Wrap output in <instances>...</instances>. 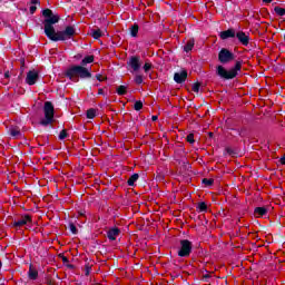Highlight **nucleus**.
<instances>
[{
    "instance_id": "1",
    "label": "nucleus",
    "mask_w": 285,
    "mask_h": 285,
    "mask_svg": "<svg viewBox=\"0 0 285 285\" xmlns=\"http://www.w3.org/2000/svg\"><path fill=\"white\" fill-rule=\"evenodd\" d=\"M42 17H45L42 22L45 26V35L50 41H68V39L77 35V30L72 26H67L65 30L57 32L55 24L61 20V17L55 14L51 9L42 10Z\"/></svg>"
},
{
    "instance_id": "2",
    "label": "nucleus",
    "mask_w": 285,
    "mask_h": 285,
    "mask_svg": "<svg viewBox=\"0 0 285 285\" xmlns=\"http://www.w3.org/2000/svg\"><path fill=\"white\" fill-rule=\"evenodd\" d=\"M88 63H95V56H86L80 65L71 66L69 67L65 76L67 79H70V81H73L75 83L79 82V79H92V72H90V69L86 68Z\"/></svg>"
},
{
    "instance_id": "3",
    "label": "nucleus",
    "mask_w": 285,
    "mask_h": 285,
    "mask_svg": "<svg viewBox=\"0 0 285 285\" xmlns=\"http://www.w3.org/2000/svg\"><path fill=\"white\" fill-rule=\"evenodd\" d=\"M242 60L235 62L234 67L227 70L224 66L219 65L216 67V75L224 81H230L235 79L239 72H242Z\"/></svg>"
},
{
    "instance_id": "4",
    "label": "nucleus",
    "mask_w": 285,
    "mask_h": 285,
    "mask_svg": "<svg viewBox=\"0 0 285 285\" xmlns=\"http://www.w3.org/2000/svg\"><path fill=\"white\" fill-rule=\"evenodd\" d=\"M45 119L40 120V126H50L55 121V105L46 101L43 106Z\"/></svg>"
},
{
    "instance_id": "5",
    "label": "nucleus",
    "mask_w": 285,
    "mask_h": 285,
    "mask_svg": "<svg viewBox=\"0 0 285 285\" xmlns=\"http://www.w3.org/2000/svg\"><path fill=\"white\" fill-rule=\"evenodd\" d=\"M191 253H193V242L188 239H180L179 248L177 252L178 257H190Z\"/></svg>"
},
{
    "instance_id": "6",
    "label": "nucleus",
    "mask_w": 285,
    "mask_h": 285,
    "mask_svg": "<svg viewBox=\"0 0 285 285\" xmlns=\"http://www.w3.org/2000/svg\"><path fill=\"white\" fill-rule=\"evenodd\" d=\"M218 61L223 65L230 63V61H235V53L229 49L222 48L218 52Z\"/></svg>"
},
{
    "instance_id": "7",
    "label": "nucleus",
    "mask_w": 285,
    "mask_h": 285,
    "mask_svg": "<svg viewBox=\"0 0 285 285\" xmlns=\"http://www.w3.org/2000/svg\"><path fill=\"white\" fill-rule=\"evenodd\" d=\"M127 66L134 70V72H138L141 68V57L139 56H131L129 58V61L127 62Z\"/></svg>"
},
{
    "instance_id": "8",
    "label": "nucleus",
    "mask_w": 285,
    "mask_h": 285,
    "mask_svg": "<svg viewBox=\"0 0 285 285\" xmlns=\"http://www.w3.org/2000/svg\"><path fill=\"white\" fill-rule=\"evenodd\" d=\"M26 224H32V216L24 215L20 219L14 220L12 223L13 228H21V226H26Z\"/></svg>"
},
{
    "instance_id": "9",
    "label": "nucleus",
    "mask_w": 285,
    "mask_h": 285,
    "mask_svg": "<svg viewBox=\"0 0 285 285\" xmlns=\"http://www.w3.org/2000/svg\"><path fill=\"white\" fill-rule=\"evenodd\" d=\"M236 39L238 40L240 46H248L250 43V36L244 31L236 32Z\"/></svg>"
},
{
    "instance_id": "10",
    "label": "nucleus",
    "mask_w": 285,
    "mask_h": 285,
    "mask_svg": "<svg viewBox=\"0 0 285 285\" xmlns=\"http://www.w3.org/2000/svg\"><path fill=\"white\" fill-rule=\"evenodd\" d=\"M38 80H39V72H37L36 70L28 71L27 78H26V83H28V86H35V83H37Z\"/></svg>"
},
{
    "instance_id": "11",
    "label": "nucleus",
    "mask_w": 285,
    "mask_h": 285,
    "mask_svg": "<svg viewBox=\"0 0 285 285\" xmlns=\"http://www.w3.org/2000/svg\"><path fill=\"white\" fill-rule=\"evenodd\" d=\"M236 36H237V32H235V29L233 28L222 31L219 33V37L220 39H223V41H226V39H235Z\"/></svg>"
},
{
    "instance_id": "12",
    "label": "nucleus",
    "mask_w": 285,
    "mask_h": 285,
    "mask_svg": "<svg viewBox=\"0 0 285 285\" xmlns=\"http://www.w3.org/2000/svg\"><path fill=\"white\" fill-rule=\"evenodd\" d=\"M188 79V71L181 70L180 72H176L174 75V81L176 83H184Z\"/></svg>"
},
{
    "instance_id": "13",
    "label": "nucleus",
    "mask_w": 285,
    "mask_h": 285,
    "mask_svg": "<svg viewBox=\"0 0 285 285\" xmlns=\"http://www.w3.org/2000/svg\"><path fill=\"white\" fill-rule=\"evenodd\" d=\"M121 229L119 227H112L107 232V237L110 242H115L119 237Z\"/></svg>"
},
{
    "instance_id": "14",
    "label": "nucleus",
    "mask_w": 285,
    "mask_h": 285,
    "mask_svg": "<svg viewBox=\"0 0 285 285\" xmlns=\"http://www.w3.org/2000/svg\"><path fill=\"white\" fill-rule=\"evenodd\" d=\"M9 135L13 139H21V137H22L21 129H19V127H11L9 129Z\"/></svg>"
},
{
    "instance_id": "15",
    "label": "nucleus",
    "mask_w": 285,
    "mask_h": 285,
    "mask_svg": "<svg viewBox=\"0 0 285 285\" xmlns=\"http://www.w3.org/2000/svg\"><path fill=\"white\" fill-rule=\"evenodd\" d=\"M254 215H256V217H265V215H268V208H266V207H256L254 209Z\"/></svg>"
},
{
    "instance_id": "16",
    "label": "nucleus",
    "mask_w": 285,
    "mask_h": 285,
    "mask_svg": "<svg viewBox=\"0 0 285 285\" xmlns=\"http://www.w3.org/2000/svg\"><path fill=\"white\" fill-rule=\"evenodd\" d=\"M29 3V12L30 14H35L37 12V6H41V0H30Z\"/></svg>"
},
{
    "instance_id": "17",
    "label": "nucleus",
    "mask_w": 285,
    "mask_h": 285,
    "mask_svg": "<svg viewBox=\"0 0 285 285\" xmlns=\"http://www.w3.org/2000/svg\"><path fill=\"white\" fill-rule=\"evenodd\" d=\"M28 277L29 279H33V281L37 279V277H39V272L35 269L32 265L29 266Z\"/></svg>"
},
{
    "instance_id": "18",
    "label": "nucleus",
    "mask_w": 285,
    "mask_h": 285,
    "mask_svg": "<svg viewBox=\"0 0 285 285\" xmlns=\"http://www.w3.org/2000/svg\"><path fill=\"white\" fill-rule=\"evenodd\" d=\"M195 48V39H189L184 46V52H190Z\"/></svg>"
},
{
    "instance_id": "19",
    "label": "nucleus",
    "mask_w": 285,
    "mask_h": 285,
    "mask_svg": "<svg viewBox=\"0 0 285 285\" xmlns=\"http://www.w3.org/2000/svg\"><path fill=\"white\" fill-rule=\"evenodd\" d=\"M130 37H137L139 35V24L134 23L129 27Z\"/></svg>"
},
{
    "instance_id": "20",
    "label": "nucleus",
    "mask_w": 285,
    "mask_h": 285,
    "mask_svg": "<svg viewBox=\"0 0 285 285\" xmlns=\"http://www.w3.org/2000/svg\"><path fill=\"white\" fill-rule=\"evenodd\" d=\"M91 37H92V39H96V40L101 39V37H104V32L99 28L92 29L91 30Z\"/></svg>"
},
{
    "instance_id": "21",
    "label": "nucleus",
    "mask_w": 285,
    "mask_h": 285,
    "mask_svg": "<svg viewBox=\"0 0 285 285\" xmlns=\"http://www.w3.org/2000/svg\"><path fill=\"white\" fill-rule=\"evenodd\" d=\"M116 92L120 97H124V95L128 94V87H126L125 85H120V86L117 87Z\"/></svg>"
},
{
    "instance_id": "22",
    "label": "nucleus",
    "mask_w": 285,
    "mask_h": 285,
    "mask_svg": "<svg viewBox=\"0 0 285 285\" xmlns=\"http://www.w3.org/2000/svg\"><path fill=\"white\" fill-rule=\"evenodd\" d=\"M139 179V174H134L127 180L128 186H135V183Z\"/></svg>"
},
{
    "instance_id": "23",
    "label": "nucleus",
    "mask_w": 285,
    "mask_h": 285,
    "mask_svg": "<svg viewBox=\"0 0 285 285\" xmlns=\"http://www.w3.org/2000/svg\"><path fill=\"white\" fill-rule=\"evenodd\" d=\"M197 209L199 210V213H206L208 210V205H206L205 202H200L197 205Z\"/></svg>"
},
{
    "instance_id": "24",
    "label": "nucleus",
    "mask_w": 285,
    "mask_h": 285,
    "mask_svg": "<svg viewBox=\"0 0 285 285\" xmlns=\"http://www.w3.org/2000/svg\"><path fill=\"white\" fill-rule=\"evenodd\" d=\"M97 117V110L95 108H90L87 110V119H95Z\"/></svg>"
},
{
    "instance_id": "25",
    "label": "nucleus",
    "mask_w": 285,
    "mask_h": 285,
    "mask_svg": "<svg viewBox=\"0 0 285 285\" xmlns=\"http://www.w3.org/2000/svg\"><path fill=\"white\" fill-rule=\"evenodd\" d=\"M225 153H226V155H229V157L237 156V149H233L232 147H226Z\"/></svg>"
},
{
    "instance_id": "26",
    "label": "nucleus",
    "mask_w": 285,
    "mask_h": 285,
    "mask_svg": "<svg viewBox=\"0 0 285 285\" xmlns=\"http://www.w3.org/2000/svg\"><path fill=\"white\" fill-rule=\"evenodd\" d=\"M274 12L278 16V17H285V9L282 7H275L274 8Z\"/></svg>"
},
{
    "instance_id": "27",
    "label": "nucleus",
    "mask_w": 285,
    "mask_h": 285,
    "mask_svg": "<svg viewBox=\"0 0 285 285\" xmlns=\"http://www.w3.org/2000/svg\"><path fill=\"white\" fill-rule=\"evenodd\" d=\"M202 184H204V186L208 187V186H213L215 184V179L213 178H203Z\"/></svg>"
},
{
    "instance_id": "28",
    "label": "nucleus",
    "mask_w": 285,
    "mask_h": 285,
    "mask_svg": "<svg viewBox=\"0 0 285 285\" xmlns=\"http://www.w3.org/2000/svg\"><path fill=\"white\" fill-rule=\"evenodd\" d=\"M68 228L70 233H72V235H77V233H79V229H77V226L75 225V223H69Z\"/></svg>"
},
{
    "instance_id": "29",
    "label": "nucleus",
    "mask_w": 285,
    "mask_h": 285,
    "mask_svg": "<svg viewBox=\"0 0 285 285\" xmlns=\"http://www.w3.org/2000/svg\"><path fill=\"white\" fill-rule=\"evenodd\" d=\"M68 137V129H62L58 136V139H60V141H63V139H66Z\"/></svg>"
},
{
    "instance_id": "30",
    "label": "nucleus",
    "mask_w": 285,
    "mask_h": 285,
    "mask_svg": "<svg viewBox=\"0 0 285 285\" xmlns=\"http://www.w3.org/2000/svg\"><path fill=\"white\" fill-rule=\"evenodd\" d=\"M141 108H144V102L141 100H137L135 104H134V109L139 111L141 110Z\"/></svg>"
},
{
    "instance_id": "31",
    "label": "nucleus",
    "mask_w": 285,
    "mask_h": 285,
    "mask_svg": "<svg viewBox=\"0 0 285 285\" xmlns=\"http://www.w3.org/2000/svg\"><path fill=\"white\" fill-rule=\"evenodd\" d=\"M135 83H137V86H141V83H144V77L140 75H137L135 77Z\"/></svg>"
},
{
    "instance_id": "32",
    "label": "nucleus",
    "mask_w": 285,
    "mask_h": 285,
    "mask_svg": "<svg viewBox=\"0 0 285 285\" xmlns=\"http://www.w3.org/2000/svg\"><path fill=\"white\" fill-rule=\"evenodd\" d=\"M186 141H188V144H195V134H188Z\"/></svg>"
},
{
    "instance_id": "33",
    "label": "nucleus",
    "mask_w": 285,
    "mask_h": 285,
    "mask_svg": "<svg viewBox=\"0 0 285 285\" xmlns=\"http://www.w3.org/2000/svg\"><path fill=\"white\" fill-rule=\"evenodd\" d=\"M199 88H202L200 82H195L191 87L193 92H199Z\"/></svg>"
},
{
    "instance_id": "34",
    "label": "nucleus",
    "mask_w": 285,
    "mask_h": 285,
    "mask_svg": "<svg viewBox=\"0 0 285 285\" xmlns=\"http://www.w3.org/2000/svg\"><path fill=\"white\" fill-rule=\"evenodd\" d=\"M142 68L145 72H150V70H153V63L146 62Z\"/></svg>"
},
{
    "instance_id": "35",
    "label": "nucleus",
    "mask_w": 285,
    "mask_h": 285,
    "mask_svg": "<svg viewBox=\"0 0 285 285\" xmlns=\"http://www.w3.org/2000/svg\"><path fill=\"white\" fill-rule=\"evenodd\" d=\"M59 257L61 258L62 264H68V262H70L63 254H59Z\"/></svg>"
},
{
    "instance_id": "36",
    "label": "nucleus",
    "mask_w": 285,
    "mask_h": 285,
    "mask_svg": "<svg viewBox=\"0 0 285 285\" xmlns=\"http://www.w3.org/2000/svg\"><path fill=\"white\" fill-rule=\"evenodd\" d=\"M203 279H204L205 282H208V279H210V274H205V275H203Z\"/></svg>"
},
{
    "instance_id": "37",
    "label": "nucleus",
    "mask_w": 285,
    "mask_h": 285,
    "mask_svg": "<svg viewBox=\"0 0 285 285\" xmlns=\"http://www.w3.org/2000/svg\"><path fill=\"white\" fill-rule=\"evenodd\" d=\"M96 79H97V81H104V79L101 78V73H97Z\"/></svg>"
},
{
    "instance_id": "38",
    "label": "nucleus",
    "mask_w": 285,
    "mask_h": 285,
    "mask_svg": "<svg viewBox=\"0 0 285 285\" xmlns=\"http://www.w3.org/2000/svg\"><path fill=\"white\" fill-rule=\"evenodd\" d=\"M279 163L282 164V166H285V156L281 157Z\"/></svg>"
},
{
    "instance_id": "39",
    "label": "nucleus",
    "mask_w": 285,
    "mask_h": 285,
    "mask_svg": "<svg viewBox=\"0 0 285 285\" xmlns=\"http://www.w3.org/2000/svg\"><path fill=\"white\" fill-rule=\"evenodd\" d=\"M4 79H10V71L4 72Z\"/></svg>"
},
{
    "instance_id": "40",
    "label": "nucleus",
    "mask_w": 285,
    "mask_h": 285,
    "mask_svg": "<svg viewBox=\"0 0 285 285\" xmlns=\"http://www.w3.org/2000/svg\"><path fill=\"white\" fill-rule=\"evenodd\" d=\"M79 217H86V212H78Z\"/></svg>"
},
{
    "instance_id": "41",
    "label": "nucleus",
    "mask_w": 285,
    "mask_h": 285,
    "mask_svg": "<svg viewBox=\"0 0 285 285\" xmlns=\"http://www.w3.org/2000/svg\"><path fill=\"white\" fill-rule=\"evenodd\" d=\"M157 119H159L158 116H153V117H151V121H157Z\"/></svg>"
},
{
    "instance_id": "42",
    "label": "nucleus",
    "mask_w": 285,
    "mask_h": 285,
    "mask_svg": "<svg viewBox=\"0 0 285 285\" xmlns=\"http://www.w3.org/2000/svg\"><path fill=\"white\" fill-rule=\"evenodd\" d=\"M85 275H87V276L90 275V267H87Z\"/></svg>"
},
{
    "instance_id": "43",
    "label": "nucleus",
    "mask_w": 285,
    "mask_h": 285,
    "mask_svg": "<svg viewBox=\"0 0 285 285\" xmlns=\"http://www.w3.org/2000/svg\"><path fill=\"white\" fill-rule=\"evenodd\" d=\"M263 3H273V0H263Z\"/></svg>"
},
{
    "instance_id": "44",
    "label": "nucleus",
    "mask_w": 285,
    "mask_h": 285,
    "mask_svg": "<svg viewBox=\"0 0 285 285\" xmlns=\"http://www.w3.org/2000/svg\"><path fill=\"white\" fill-rule=\"evenodd\" d=\"M98 95H104V89H98Z\"/></svg>"
},
{
    "instance_id": "45",
    "label": "nucleus",
    "mask_w": 285,
    "mask_h": 285,
    "mask_svg": "<svg viewBox=\"0 0 285 285\" xmlns=\"http://www.w3.org/2000/svg\"><path fill=\"white\" fill-rule=\"evenodd\" d=\"M67 268H75V265H72V264H69V265H67Z\"/></svg>"
},
{
    "instance_id": "46",
    "label": "nucleus",
    "mask_w": 285,
    "mask_h": 285,
    "mask_svg": "<svg viewBox=\"0 0 285 285\" xmlns=\"http://www.w3.org/2000/svg\"><path fill=\"white\" fill-rule=\"evenodd\" d=\"M47 285H52V282L50 279H48Z\"/></svg>"
},
{
    "instance_id": "47",
    "label": "nucleus",
    "mask_w": 285,
    "mask_h": 285,
    "mask_svg": "<svg viewBox=\"0 0 285 285\" xmlns=\"http://www.w3.org/2000/svg\"><path fill=\"white\" fill-rule=\"evenodd\" d=\"M214 136V134L213 132H209V137H213Z\"/></svg>"
}]
</instances>
